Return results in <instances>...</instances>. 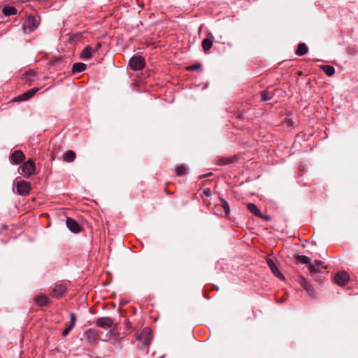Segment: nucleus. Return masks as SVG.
I'll return each instance as SVG.
<instances>
[{"label":"nucleus","instance_id":"5","mask_svg":"<svg viewBox=\"0 0 358 358\" xmlns=\"http://www.w3.org/2000/svg\"><path fill=\"white\" fill-rule=\"evenodd\" d=\"M349 279L348 273L345 271L338 272L334 276L336 283L340 286L345 285L348 282Z\"/></svg>","mask_w":358,"mask_h":358},{"label":"nucleus","instance_id":"28","mask_svg":"<svg viewBox=\"0 0 358 358\" xmlns=\"http://www.w3.org/2000/svg\"><path fill=\"white\" fill-rule=\"evenodd\" d=\"M222 208H223V210L225 213V214L227 215H228L230 213V207H229V203H227V201L224 200V199H222Z\"/></svg>","mask_w":358,"mask_h":358},{"label":"nucleus","instance_id":"14","mask_svg":"<svg viewBox=\"0 0 358 358\" xmlns=\"http://www.w3.org/2000/svg\"><path fill=\"white\" fill-rule=\"evenodd\" d=\"M34 301L36 305L39 306H45L49 303V299L45 295H38L34 297Z\"/></svg>","mask_w":358,"mask_h":358},{"label":"nucleus","instance_id":"6","mask_svg":"<svg viewBox=\"0 0 358 358\" xmlns=\"http://www.w3.org/2000/svg\"><path fill=\"white\" fill-rule=\"evenodd\" d=\"M39 90V88H33L13 99L14 101H26L32 97Z\"/></svg>","mask_w":358,"mask_h":358},{"label":"nucleus","instance_id":"13","mask_svg":"<svg viewBox=\"0 0 358 358\" xmlns=\"http://www.w3.org/2000/svg\"><path fill=\"white\" fill-rule=\"evenodd\" d=\"M267 263H268V266L270 267L272 273L278 278H283V275L281 273V272L279 271L278 268L277 267V266L274 264V262L271 259H268L267 260Z\"/></svg>","mask_w":358,"mask_h":358},{"label":"nucleus","instance_id":"22","mask_svg":"<svg viewBox=\"0 0 358 358\" xmlns=\"http://www.w3.org/2000/svg\"><path fill=\"white\" fill-rule=\"evenodd\" d=\"M81 57L89 59L92 56V48L90 46L85 47L81 52Z\"/></svg>","mask_w":358,"mask_h":358},{"label":"nucleus","instance_id":"16","mask_svg":"<svg viewBox=\"0 0 358 358\" xmlns=\"http://www.w3.org/2000/svg\"><path fill=\"white\" fill-rule=\"evenodd\" d=\"M85 69H86V64H85L84 63H81V62L75 63V64H73V65L72 66V73L74 74L80 73V72L85 71Z\"/></svg>","mask_w":358,"mask_h":358},{"label":"nucleus","instance_id":"19","mask_svg":"<svg viewBox=\"0 0 358 358\" xmlns=\"http://www.w3.org/2000/svg\"><path fill=\"white\" fill-rule=\"evenodd\" d=\"M2 13L6 16H10L15 15L17 13V9L14 6H5L2 9Z\"/></svg>","mask_w":358,"mask_h":358},{"label":"nucleus","instance_id":"4","mask_svg":"<svg viewBox=\"0 0 358 358\" xmlns=\"http://www.w3.org/2000/svg\"><path fill=\"white\" fill-rule=\"evenodd\" d=\"M22 173L30 176L35 173V164L31 159L25 162L21 166Z\"/></svg>","mask_w":358,"mask_h":358},{"label":"nucleus","instance_id":"24","mask_svg":"<svg viewBox=\"0 0 358 358\" xmlns=\"http://www.w3.org/2000/svg\"><path fill=\"white\" fill-rule=\"evenodd\" d=\"M176 173L178 176L186 174L187 173V169L185 166L181 165L177 167Z\"/></svg>","mask_w":358,"mask_h":358},{"label":"nucleus","instance_id":"11","mask_svg":"<svg viewBox=\"0 0 358 358\" xmlns=\"http://www.w3.org/2000/svg\"><path fill=\"white\" fill-rule=\"evenodd\" d=\"M53 296L60 297L66 292V287L62 284H55L52 287Z\"/></svg>","mask_w":358,"mask_h":358},{"label":"nucleus","instance_id":"20","mask_svg":"<svg viewBox=\"0 0 358 358\" xmlns=\"http://www.w3.org/2000/svg\"><path fill=\"white\" fill-rule=\"evenodd\" d=\"M308 52V47L303 43H300L298 45V48L296 50V54L299 56L306 55Z\"/></svg>","mask_w":358,"mask_h":358},{"label":"nucleus","instance_id":"31","mask_svg":"<svg viewBox=\"0 0 358 358\" xmlns=\"http://www.w3.org/2000/svg\"><path fill=\"white\" fill-rule=\"evenodd\" d=\"M36 76V73L34 71H29L28 72L25 77H26V81L28 82V81H31L32 80V78H34Z\"/></svg>","mask_w":358,"mask_h":358},{"label":"nucleus","instance_id":"36","mask_svg":"<svg viewBox=\"0 0 358 358\" xmlns=\"http://www.w3.org/2000/svg\"><path fill=\"white\" fill-rule=\"evenodd\" d=\"M211 175H212V173H208V174L204 175V176H203V178L208 177V176H211Z\"/></svg>","mask_w":358,"mask_h":358},{"label":"nucleus","instance_id":"23","mask_svg":"<svg viewBox=\"0 0 358 358\" xmlns=\"http://www.w3.org/2000/svg\"><path fill=\"white\" fill-rule=\"evenodd\" d=\"M296 259L299 262L304 264H310L311 259L305 255H298Z\"/></svg>","mask_w":358,"mask_h":358},{"label":"nucleus","instance_id":"21","mask_svg":"<svg viewBox=\"0 0 358 358\" xmlns=\"http://www.w3.org/2000/svg\"><path fill=\"white\" fill-rule=\"evenodd\" d=\"M323 71L329 76H331L335 73V69L334 66L330 65H323L321 66Z\"/></svg>","mask_w":358,"mask_h":358},{"label":"nucleus","instance_id":"7","mask_svg":"<svg viewBox=\"0 0 358 358\" xmlns=\"http://www.w3.org/2000/svg\"><path fill=\"white\" fill-rule=\"evenodd\" d=\"M30 183L24 180L19 181L17 184V190L20 194L24 195L29 192Z\"/></svg>","mask_w":358,"mask_h":358},{"label":"nucleus","instance_id":"33","mask_svg":"<svg viewBox=\"0 0 358 358\" xmlns=\"http://www.w3.org/2000/svg\"><path fill=\"white\" fill-rule=\"evenodd\" d=\"M201 64H194V65H192V66H189L187 67V69L189 70H196V69H198L199 68H201Z\"/></svg>","mask_w":358,"mask_h":358},{"label":"nucleus","instance_id":"25","mask_svg":"<svg viewBox=\"0 0 358 358\" xmlns=\"http://www.w3.org/2000/svg\"><path fill=\"white\" fill-rule=\"evenodd\" d=\"M94 331L90 329L85 333V337L88 340L89 342L94 340Z\"/></svg>","mask_w":358,"mask_h":358},{"label":"nucleus","instance_id":"1","mask_svg":"<svg viewBox=\"0 0 358 358\" xmlns=\"http://www.w3.org/2000/svg\"><path fill=\"white\" fill-rule=\"evenodd\" d=\"M152 338V334L150 329H143L137 336V340L141 343V345L139 346V348L143 350L148 348L150 344Z\"/></svg>","mask_w":358,"mask_h":358},{"label":"nucleus","instance_id":"32","mask_svg":"<svg viewBox=\"0 0 358 358\" xmlns=\"http://www.w3.org/2000/svg\"><path fill=\"white\" fill-rule=\"evenodd\" d=\"M261 98H262V100L264 101H266L271 99V97L268 96L267 91L262 92Z\"/></svg>","mask_w":358,"mask_h":358},{"label":"nucleus","instance_id":"34","mask_svg":"<svg viewBox=\"0 0 358 358\" xmlns=\"http://www.w3.org/2000/svg\"><path fill=\"white\" fill-rule=\"evenodd\" d=\"M71 331V330L69 329V328H68L67 327L63 330L62 331V334L63 336H66L69 334V332Z\"/></svg>","mask_w":358,"mask_h":358},{"label":"nucleus","instance_id":"12","mask_svg":"<svg viewBox=\"0 0 358 358\" xmlns=\"http://www.w3.org/2000/svg\"><path fill=\"white\" fill-rule=\"evenodd\" d=\"M213 36L211 33L208 34L207 38L202 41V48L203 50L207 51L210 50L213 45Z\"/></svg>","mask_w":358,"mask_h":358},{"label":"nucleus","instance_id":"2","mask_svg":"<svg viewBox=\"0 0 358 358\" xmlns=\"http://www.w3.org/2000/svg\"><path fill=\"white\" fill-rule=\"evenodd\" d=\"M129 65L134 71L141 70L145 66V59L141 56H134L130 59Z\"/></svg>","mask_w":358,"mask_h":358},{"label":"nucleus","instance_id":"29","mask_svg":"<svg viewBox=\"0 0 358 358\" xmlns=\"http://www.w3.org/2000/svg\"><path fill=\"white\" fill-rule=\"evenodd\" d=\"M234 162L233 159L231 158H224L219 160V164L220 165H226L231 164Z\"/></svg>","mask_w":358,"mask_h":358},{"label":"nucleus","instance_id":"3","mask_svg":"<svg viewBox=\"0 0 358 358\" xmlns=\"http://www.w3.org/2000/svg\"><path fill=\"white\" fill-rule=\"evenodd\" d=\"M38 21L34 16L29 15L22 24L23 29L27 31L31 32L37 28Z\"/></svg>","mask_w":358,"mask_h":358},{"label":"nucleus","instance_id":"18","mask_svg":"<svg viewBox=\"0 0 358 358\" xmlns=\"http://www.w3.org/2000/svg\"><path fill=\"white\" fill-rule=\"evenodd\" d=\"M75 159L76 153L71 150L66 152L63 155V159L66 162H72L75 160Z\"/></svg>","mask_w":358,"mask_h":358},{"label":"nucleus","instance_id":"35","mask_svg":"<svg viewBox=\"0 0 358 358\" xmlns=\"http://www.w3.org/2000/svg\"><path fill=\"white\" fill-rule=\"evenodd\" d=\"M203 193L207 196H209L210 195V192L209 189L204 190Z\"/></svg>","mask_w":358,"mask_h":358},{"label":"nucleus","instance_id":"10","mask_svg":"<svg viewBox=\"0 0 358 358\" xmlns=\"http://www.w3.org/2000/svg\"><path fill=\"white\" fill-rule=\"evenodd\" d=\"M66 226L68 229L73 233L77 234L80 231V225L75 220L72 218H66Z\"/></svg>","mask_w":358,"mask_h":358},{"label":"nucleus","instance_id":"8","mask_svg":"<svg viewBox=\"0 0 358 358\" xmlns=\"http://www.w3.org/2000/svg\"><path fill=\"white\" fill-rule=\"evenodd\" d=\"M113 323V320L107 317L99 318L96 322V324L98 327H101L104 329H107L112 327Z\"/></svg>","mask_w":358,"mask_h":358},{"label":"nucleus","instance_id":"17","mask_svg":"<svg viewBox=\"0 0 358 358\" xmlns=\"http://www.w3.org/2000/svg\"><path fill=\"white\" fill-rule=\"evenodd\" d=\"M247 208H248V210L250 213H252V214H254L255 215H256L259 217H262V213L255 204H254L252 203H248L247 204Z\"/></svg>","mask_w":358,"mask_h":358},{"label":"nucleus","instance_id":"30","mask_svg":"<svg viewBox=\"0 0 358 358\" xmlns=\"http://www.w3.org/2000/svg\"><path fill=\"white\" fill-rule=\"evenodd\" d=\"M301 285L307 292H310L312 291L311 287L309 285H308L306 280L304 278L302 279Z\"/></svg>","mask_w":358,"mask_h":358},{"label":"nucleus","instance_id":"27","mask_svg":"<svg viewBox=\"0 0 358 358\" xmlns=\"http://www.w3.org/2000/svg\"><path fill=\"white\" fill-rule=\"evenodd\" d=\"M70 319L71 322L70 324L67 326L68 328L71 331V329L73 328L76 321V315L73 313H70Z\"/></svg>","mask_w":358,"mask_h":358},{"label":"nucleus","instance_id":"26","mask_svg":"<svg viewBox=\"0 0 358 358\" xmlns=\"http://www.w3.org/2000/svg\"><path fill=\"white\" fill-rule=\"evenodd\" d=\"M70 319L71 322L70 324L67 326L68 328L71 331V329L73 328L76 321V315L73 313H70Z\"/></svg>","mask_w":358,"mask_h":358},{"label":"nucleus","instance_id":"37","mask_svg":"<svg viewBox=\"0 0 358 358\" xmlns=\"http://www.w3.org/2000/svg\"><path fill=\"white\" fill-rule=\"evenodd\" d=\"M284 301H285V299H280V300L279 301V302H283Z\"/></svg>","mask_w":358,"mask_h":358},{"label":"nucleus","instance_id":"15","mask_svg":"<svg viewBox=\"0 0 358 358\" xmlns=\"http://www.w3.org/2000/svg\"><path fill=\"white\" fill-rule=\"evenodd\" d=\"M322 264V262L320 260H315L314 264H310L308 266L309 271L311 274L319 273L321 271L320 266Z\"/></svg>","mask_w":358,"mask_h":358},{"label":"nucleus","instance_id":"9","mask_svg":"<svg viewBox=\"0 0 358 358\" xmlns=\"http://www.w3.org/2000/svg\"><path fill=\"white\" fill-rule=\"evenodd\" d=\"M24 159V155L21 150H15L10 156V161L12 164H18Z\"/></svg>","mask_w":358,"mask_h":358}]
</instances>
